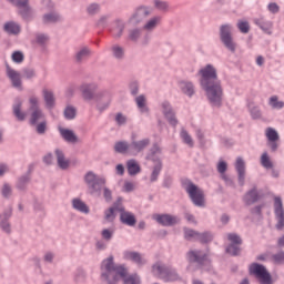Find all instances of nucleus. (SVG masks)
<instances>
[{
	"mask_svg": "<svg viewBox=\"0 0 284 284\" xmlns=\"http://www.w3.org/2000/svg\"><path fill=\"white\" fill-rule=\"evenodd\" d=\"M200 85L206 93V98L213 108H221L223 105V87L216 68L212 64H206L199 71Z\"/></svg>",
	"mask_w": 284,
	"mask_h": 284,
	"instance_id": "1",
	"label": "nucleus"
},
{
	"mask_svg": "<svg viewBox=\"0 0 284 284\" xmlns=\"http://www.w3.org/2000/svg\"><path fill=\"white\" fill-rule=\"evenodd\" d=\"M101 278L106 284H119L121 278L123 284H141V277L136 274L128 275V268L114 263V256L104 258L100 266Z\"/></svg>",
	"mask_w": 284,
	"mask_h": 284,
	"instance_id": "2",
	"label": "nucleus"
},
{
	"mask_svg": "<svg viewBox=\"0 0 284 284\" xmlns=\"http://www.w3.org/2000/svg\"><path fill=\"white\" fill-rule=\"evenodd\" d=\"M83 180L91 196H101L103 194L104 201L112 203V190L105 186V183H108L105 178L98 175L94 171H88Z\"/></svg>",
	"mask_w": 284,
	"mask_h": 284,
	"instance_id": "3",
	"label": "nucleus"
},
{
	"mask_svg": "<svg viewBox=\"0 0 284 284\" xmlns=\"http://www.w3.org/2000/svg\"><path fill=\"white\" fill-rule=\"evenodd\" d=\"M182 187L189 194L192 203L196 207H205V193L203 192L202 189L196 186V184H194L192 180H182Z\"/></svg>",
	"mask_w": 284,
	"mask_h": 284,
	"instance_id": "4",
	"label": "nucleus"
},
{
	"mask_svg": "<svg viewBox=\"0 0 284 284\" xmlns=\"http://www.w3.org/2000/svg\"><path fill=\"white\" fill-rule=\"evenodd\" d=\"M248 274L250 276H254V278L260 284H273L274 281L272 280V274L267 271V267L263 264H258L256 262L252 263L248 266Z\"/></svg>",
	"mask_w": 284,
	"mask_h": 284,
	"instance_id": "5",
	"label": "nucleus"
},
{
	"mask_svg": "<svg viewBox=\"0 0 284 284\" xmlns=\"http://www.w3.org/2000/svg\"><path fill=\"white\" fill-rule=\"evenodd\" d=\"M232 30L234 27L230 23L221 24L220 26V41L229 50V52H236V43L234 41V37L232 36Z\"/></svg>",
	"mask_w": 284,
	"mask_h": 284,
	"instance_id": "6",
	"label": "nucleus"
},
{
	"mask_svg": "<svg viewBox=\"0 0 284 284\" xmlns=\"http://www.w3.org/2000/svg\"><path fill=\"white\" fill-rule=\"evenodd\" d=\"M152 14V9L149 6H139L138 8L134 9L133 13L131 17L128 19L129 26H139L145 21L148 17Z\"/></svg>",
	"mask_w": 284,
	"mask_h": 284,
	"instance_id": "7",
	"label": "nucleus"
},
{
	"mask_svg": "<svg viewBox=\"0 0 284 284\" xmlns=\"http://www.w3.org/2000/svg\"><path fill=\"white\" fill-rule=\"evenodd\" d=\"M30 108L29 111L30 114V124L37 125V123H41V121H45V113H43V110L39 108V99L37 97H31L29 99Z\"/></svg>",
	"mask_w": 284,
	"mask_h": 284,
	"instance_id": "8",
	"label": "nucleus"
},
{
	"mask_svg": "<svg viewBox=\"0 0 284 284\" xmlns=\"http://www.w3.org/2000/svg\"><path fill=\"white\" fill-rule=\"evenodd\" d=\"M97 110L100 112H105L110 104L112 103V93L108 90L100 91L95 95Z\"/></svg>",
	"mask_w": 284,
	"mask_h": 284,
	"instance_id": "9",
	"label": "nucleus"
},
{
	"mask_svg": "<svg viewBox=\"0 0 284 284\" xmlns=\"http://www.w3.org/2000/svg\"><path fill=\"white\" fill-rule=\"evenodd\" d=\"M6 74L16 90L23 91V80H21L19 71L10 68V64H6Z\"/></svg>",
	"mask_w": 284,
	"mask_h": 284,
	"instance_id": "10",
	"label": "nucleus"
},
{
	"mask_svg": "<svg viewBox=\"0 0 284 284\" xmlns=\"http://www.w3.org/2000/svg\"><path fill=\"white\" fill-rule=\"evenodd\" d=\"M161 109H162V114L168 120L170 125H172L173 128H176V125H179V120L176 119V112H174V109L172 108V104L170 103V101L164 100L161 103Z\"/></svg>",
	"mask_w": 284,
	"mask_h": 284,
	"instance_id": "11",
	"label": "nucleus"
},
{
	"mask_svg": "<svg viewBox=\"0 0 284 284\" xmlns=\"http://www.w3.org/2000/svg\"><path fill=\"white\" fill-rule=\"evenodd\" d=\"M153 221H156L159 225H162L163 227H172V225H176L181 220L179 216L172 215V214H154Z\"/></svg>",
	"mask_w": 284,
	"mask_h": 284,
	"instance_id": "12",
	"label": "nucleus"
},
{
	"mask_svg": "<svg viewBox=\"0 0 284 284\" xmlns=\"http://www.w3.org/2000/svg\"><path fill=\"white\" fill-rule=\"evenodd\" d=\"M274 214L277 219L276 230H282L284 227V209L283 200L280 196L274 197Z\"/></svg>",
	"mask_w": 284,
	"mask_h": 284,
	"instance_id": "13",
	"label": "nucleus"
},
{
	"mask_svg": "<svg viewBox=\"0 0 284 284\" xmlns=\"http://www.w3.org/2000/svg\"><path fill=\"white\" fill-rule=\"evenodd\" d=\"M80 90L84 101H94L97 99V90H99V85L94 82L84 83L81 85Z\"/></svg>",
	"mask_w": 284,
	"mask_h": 284,
	"instance_id": "14",
	"label": "nucleus"
},
{
	"mask_svg": "<svg viewBox=\"0 0 284 284\" xmlns=\"http://www.w3.org/2000/svg\"><path fill=\"white\" fill-rule=\"evenodd\" d=\"M12 217V206H8L1 214H0V230L6 234H10L12 229L10 226V219Z\"/></svg>",
	"mask_w": 284,
	"mask_h": 284,
	"instance_id": "15",
	"label": "nucleus"
},
{
	"mask_svg": "<svg viewBox=\"0 0 284 284\" xmlns=\"http://www.w3.org/2000/svg\"><path fill=\"white\" fill-rule=\"evenodd\" d=\"M90 57H92V49L87 45L80 47L73 55V61L78 65H81V63H85Z\"/></svg>",
	"mask_w": 284,
	"mask_h": 284,
	"instance_id": "16",
	"label": "nucleus"
},
{
	"mask_svg": "<svg viewBox=\"0 0 284 284\" xmlns=\"http://www.w3.org/2000/svg\"><path fill=\"white\" fill-rule=\"evenodd\" d=\"M32 182V170L29 169L28 172L20 175L17 179L16 182V189H18L19 192H28V185Z\"/></svg>",
	"mask_w": 284,
	"mask_h": 284,
	"instance_id": "17",
	"label": "nucleus"
},
{
	"mask_svg": "<svg viewBox=\"0 0 284 284\" xmlns=\"http://www.w3.org/2000/svg\"><path fill=\"white\" fill-rule=\"evenodd\" d=\"M123 260L124 261H132V263H135L138 267H143V265L148 264V260H145L141 253L134 252V251H124L123 252Z\"/></svg>",
	"mask_w": 284,
	"mask_h": 284,
	"instance_id": "18",
	"label": "nucleus"
},
{
	"mask_svg": "<svg viewBox=\"0 0 284 284\" xmlns=\"http://www.w3.org/2000/svg\"><path fill=\"white\" fill-rule=\"evenodd\" d=\"M148 145H150V139L145 138L143 140H133L130 143V154L131 156H138L139 154H141V152H143V150H145V148H148Z\"/></svg>",
	"mask_w": 284,
	"mask_h": 284,
	"instance_id": "19",
	"label": "nucleus"
},
{
	"mask_svg": "<svg viewBox=\"0 0 284 284\" xmlns=\"http://www.w3.org/2000/svg\"><path fill=\"white\" fill-rule=\"evenodd\" d=\"M253 23L260 28L264 34H272V28H274V22L267 20L265 17L261 16L260 18H255Z\"/></svg>",
	"mask_w": 284,
	"mask_h": 284,
	"instance_id": "20",
	"label": "nucleus"
},
{
	"mask_svg": "<svg viewBox=\"0 0 284 284\" xmlns=\"http://www.w3.org/2000/svg\"><path fill=\"white\" fill-rule=\"evenodd\" d=\"M113 27L110 29L111 32V37H113V39H121V37H123V33L125 32V22L122 19H115L113 21Z\"/></svg>",
	"mask_w": 284,
	"mask_h": 284,
	"instance_id": "21",
	"label": "nucleus"
},
{
	"mask_svg": "<svg viewBox=\"0 0 284 284\" xmlns=\"http://www.w3.org/2000/svg\"><path fill=\"white\" fill-rule=\"evenodd\" d=\"M187 261L189 263H196L199 265H203L205 261H207V254H205L203 251L195 250L190 251L187 254Z\"/></svg>",
	"mask_w": 284,
	"mask_h": 284,
	"instance_id": "22",
	"label": "nucleus"
},
{
	"mask_svg": "<svg viewBox=\"0 0 284 284\" xmlns=\"http://www.w3.org/2000/svg\"><path fill=\"white\" fill-rule=\"evenodd\" d=\"M179 88L181 92L185 94V97H189V99H192V97L196 94V88L192 81L182 80L179 82Z\"/></svg>",
	"mask_w": 284,
	"mask_h": 284,
	"instance_id": "23",
	"label": "nucleus"
},
{
	"mask_svg": "<svg viewBox=\"0 0 284 284\" xmlns=\"http://www.w3.org/2000/svg\"><path fill=\"white\" fill-rule=\"evenodd\" d=\"M3 32L11 37H17L21 34V24L14 21H8L3 24Z\"/></svg>",
	"mask_w": 284,
	"mask_h": 284,
	"instance_id": "24",
	"label": "nucleus"
},
{
	"mask_svg": "<svg viewBox=\"0 0 284 284\" xmlns=\"http://www.w3.org/2000/svg\"><path fill=\"white\" fill-rule=\"evenodd\" d=\"M170 270V266L156 262L152 265V272L155 276L160 277L162 281H165V277L168 276V271Z\"/></svg>",
	"mask_w": 284,
	"mask_h": 284,
	"instance_id": "25",
	"label": "nucleus"
},
{
	"mask_svg": "<svg viewBox=\"0 0 284 284\" xmlns=\"http://www.w3.org/2000/svg\"><path fill=\"white\" fill-rule=\"evenodd\" d=\"M235 169L237 172L239 184L243 187V185H245V161L242 158H237Z\"/></svg>",
	"mask_w": 284,
	"mask_h": 284,
	"instance_id": "26",
	"label": "nucleus"
},
{
	"mask_svg": "<svg viewBox=\"0 0 284 284\" xmlns=\"http://www.w3.org/2000/svg\"><path fill=\"white\" fill-rule=\"evenodd\" d=\"M21 108H23V101L17 98L12 105V112L17 121H26V112H23Z\"/></svg>",
	"mask_w": 284,
	"mask_h": 284,
	"instance_id": "27",
	"label": "nucleus"
},
{
	"mask_svg": "<svg viewBox=\"0 0 284 284\" xmlns=\"http://www.w3.org/2000/svg\"><path fill=\"white\" fill-rule=\"evenodd\" d=\"M258 199H261V196L258 195L256 186H254L244 194L243 202L245 203V205H254V203H258Z\"/></svg>",
	"mask_w": 284,
	"mask_h": 284,
	"instance_id": "28",
	"label": "nucleus"
},
{
	"mask_svg": "<svg viewBox=\"0 0 284 284\" xmlns=\"http://www.w3.org/2000/svg\"><path fill=\"white\" fill-rule=\"evenodd\" d=\"M60 136L67 143H79V136L74 134V131L70 129L59 128Z\"/></svg>",
	"mask_w": 284,
	"mask_h": 284,
	"instance_id": "29",
	"label": "nucleus"
},
{
	"mask_svg": "<svg viewBox=\"0 0 284 284\" xmlns=\"http://www.w3.org/2000/svg\"><path fill=\"white\" fill-rule=\"evenodd\" d=\"M161 152H162L161 146L154 143L152 148L149 150V152L146 153V161H152V163L162 162L161 158H159V155H161Z\"/></svg>",
	"mask_w": 284,
	"mask_h": 284,
	"instance_id": "30",
	"label": "nucleus"
},
{
	"mask_svg": "<svg viewBox=\"0 0 284 284\" xmlns=\"http://www.w3.org/2000/svg\"><path fill=\"white\" fill-rule=\"evenodd\" d=\"M54 154L58 168H60V170H68V168H70V160L65 159V153H63L61 149H55Z\"/></svg>",
	"mask_w": 284,
	"mask_h": 284,
	"instance_id": "31",
	"label": "nucleus"
},
{
	"mask_svg": "<svg viewBox=\"0 0 284 284\" xmlns=\"http://www.w3.org/2000/svg\"><path fill=\"white\" fill-rule=\"evenodd\" d=\"M120 221L123 225H128L129 227H134L136 225V216L125 210L120 213Z\"/></svg>",
	"mask_w": 284,
	"mask_h": 284,
	"instance_id": "32",
	"label": "nucleus"
},
{
	"mask_svg": "<svg viewBox=\"0 0 284 284\" xmlns=\"http://www.w3.org/2000/svg\"><path fill=\"white\" fill-rule=\"evenodd\" d=\"M72 207L77 212H81V214H90V206L83 202V200L75 197L72 200Z\"/></svg>",
	"mask_w": 284,
	"mask_h": 284,
	"instance_id": "33",
	"label": "nucleus"
},
{
	"mask_svg": "<svg viewBox=\"0 0 284 284\" xmlns=\"http://www.w3.org/2000/svg\"><path fill=\"white\" fill-rule=\"evenodd\" d=\"M135 103L139 112L141 114H150V108L148 106V100L145 99V95L141 94L135 98Z\"/></svg>",
	"mask_w": 284,
	"mask_h": 284,
	"instance_id": "34",
	"label": "nucleus"
},
{
	"mask_svg": "<svg viewBox=\"0 0 284 284\" xmlns=\"http://www.w3.org/2000/svg\"><path fill=\"white\" fill-rule=\"evenodd\" d=\"M42 94H43L44 103L48 110H52L57 104V99H54V93L52 91H49L48 89H44L42 91Z\"/></svg>",
	"mask_w": 284,
	"mask_h": 284,
	"instance_id": "35",
	"label": "nucleus"
},
{
	"mask_svg": "<svg viewBox=\"0 0 284 284\" xmlns=\"http://www.w3.org/2000/svg\"><path fill=\"white\" fill-rule=\"evenodd\" d=\"M159 23H161V17L155 16L146 21V23L142 27V30H145L146 32H154V30L159 28Z\"/></svg>",
	"mask_w": 284,
	"mask_h": 284,
	"instance_id": "36",
	"label": "nucleus"
},
{
	"mask_svg": "<svg viewBox=\"0 0 284 284\" xmlns=\"http://www.w3.org/2000/svg\"><path fill=\"white\" fill-rule=\"evenodd\" d=\"M142 34H143V29L139 27H134L132 29H129L128 40L132 41V43H136L139 39H141Z\"/></svg>",
	"mask_w": 284,
	"mask_h": 284,
	"instance_id": "37",
	"label": "nucleus"
},
{
	"mask_svg": "<svg viewBox=\"0 0 284 284\" xmlns=\"http://www.w3.org/2000/svg\"><path fill=\"white\" fill-rule=\"evenodd\" d=\"M113 150L116 154H130V143L128 141H118Z\"/></svg>",
	"mask_w": 284,
	"mask_h": 284,
	"instance_id": "38",
	"label": "nucleus"
},
{
	"mask_svg": "<svg viewBox=\"0 0 284 284\" xmlns=\"http://www.w3.org/2000/svg\"><path fill=\"white\" fill-rule=\"evenodd\" d=\"M111 52L116 61H123V59H125V49L119 44H113L111 47Z\"/></svg>",
	"mask_w": 284,
	"mask_h": 284,
	"instance_id": "39",
	"label": "nucleus"
},
{
	"mask_svg": "<svg viewBox=\"0 0 284 284\" xmlns=\"http://www.w3.org/2000/svg\"><path fill=\"white\" fill-rule=\"evenodd\" d=\"M85 12L88 17H97L101 13V4L99 2H91L87 6Z\"/></svg>",
	"mask_w": 284,
	"mask_h": 284,
	"instance_id": "40",
	"label": "nucleus"
},
{
	"mask_svg": "<svg viewBox=\"0 0 284 284\" xmlns=\"http://www.w3.org/2000/svg\"><path fill=\"white\" fill-rule=\"evenodd\" d=\"M161 170H163V162H155L150 176L151 183H156V181H159V175L161 174Z\"/></svg>",
	"mask_w": 284,
	"mask_h": 284,
	"instance_id": "41",
	"label": "nucleus"
},
{
	"mask_svg": "<svg viewBox=\"0 0 284 284\" xmlns=\"http://www.w3.org/2000/svg\"><path fill=\"white\" fill-rule=\"evenodd\" d=\"M126 170L130 176H135V174H139V172H141V166L139 165V163H136L135 160H129L126 163Z\"/></svg>",
	"mask_w": 284,
	"mask_h": 284,
	"instance_id": "42",
	"label": "nucleus"
},
{
	"mask_svg": "<svg viewBox=\"0 0 284 284\" xmlns=\"http://www.w3.org/2000/svg\"><path fill=\"white\" fill-rule=\"evenodd\" d=\"M88 278L85 271L83 268H77L73 273V281L77 284L83 283Z\"/></svg>",
	"mask_w": 284,
	"mask_h": 284,
	"instance_id": "43",
	"label": "nucleus"
},
{
	"mask_svg": "<svg viewBox=\"0 0 284 284\" xmlns=\"http://www.w3.org/2000/svg\"><path fill=\"white\" fill-rule=\"evenodd\" d=\"M268 105L272 110H283L284 102L278 100V95H273L268 99Z\"/></svg>",
	"mask_w": 284,
	"mask_h": 284,
	"instance_id": "44",
	"label": "nucleus"
},
{
	"mask_svg": "<svg viewBox=\"0 0 284 284\" xmlns=\"http://www.w3.org/2000/svg\"><path fill=\"white\" fill-rule=\"evenodd\" d=\"M42 21L45 24H48V23H57V22L61 21V16H59L58 13H54V12L45 13L42 17Z\"/></svg>",
	"mask_w": 284,
	"mask_h": 284,
	"instance_id": "45",
	"label": "nucleus"
},
{
	"mask_svg": "<svg viewBox=\"0 0 284 284\" xmlns=\"http://www.w3.org/2000/svg\"><path fill=\"white\" fill-rule=\"evenodd\" d=\"M63 116L67 119V121H72L77 119V108L72 105H67L63 111Z\"/></svg>",
	"mask_w": 284,
	"mask_h": 284,
	"instance_id": "46",
	"label": "nucleus"
},
{
	"mask_svg": "<svg viewBox=\"0 0 284 284\" xmlns=\"http://www.w3.org/2000/svg\"><path fill=\"white\" fill-rule=\"evenodd\" d=\"M110 19H112V14L110 13L100 16V18L95 22L97 28H108Z\"/></svg>",
	"mask_w": 284,
	"mask_h": 284,
	"instance_id": "47",
	"label": "nucleus"
},
{
	"mask_svg": "<svg viewBox=\"0 0 284 284\" xmlns=\"http://www.w3.org/2000/svg\"><path fill=\"white\" fill-rule=\"evenodd\" d=\"M180 136H181L183 143L189 145V148H194V140H192V135L190 133H187V130L182 129Z\"/></svg>",
	"mask_w": 284,
	"mask_h": 284,
	"instance_id": "48",
	"label": "nucleus"
},
{
	"mask_svg": "<svg viewBox=\"0 0 284 284\" xmlns=\"http://www.w3.org/2000/svg\"><path fill=\"white\" fill-rule=\"evenodd\" d=\"M236 28L242 34L250 33V22L247 20H239L236 23Z\"/></svg>",
	"mask_w": 284,
	"mask_h": 284,
	"instance_id": "49",
	"label": "nucleus"
},
{
	"mask_svg": "<svg viewBox=\"0 0 284 284\" xmlns=\"http://www.w3.org/2000/svg\"><path fill=\"white\" fill-rule=\"evenodd\" d=\"M214 235L211 232H203L197 234V240L200 243H212Z\"/></svg>",
	"mask_w": 284,
	"mask_h": 284,
	"instance_id": "50",
	"label": "nucleus"
},
{
	"mask_svg": "<svg viewBox=\"0 0 284 284\" xmlns=\"http://www.w3.org/2000/svg\"><path fill=\"white\" fill-rule=\"evenodd\" d=\"M261 165H263L266 170H272L274 168V164L272 163V160H270V155L267 152H264L261 156Z\"/></svg>",
	"mask_w": 284,
	"mask_h": 284,
	"instance_id": "51",
	"label": "nucleus"
},
{
	"mask_svg": "<svg viewBox=\"0 0 284 284\" xmlns=\"http://www.w3.org/2000/svg\"><path fill=\"white\" fill-rule=\"evenodd\" d=\"M0 192L1 196L4 199H10V196H12V185H10L8 182H4Z\"/></svg>",
	"mask_w": 284,
	"mask_h": 284,
	"instance_id": "52",
	"label": "nucleus"
},
{
	"mask_svg": "<svg viewBox=\"0 0 284 284\" xmlns=\"http://www.w3.org/2000/svg\"><path fill=\"white\" fill-rule=\"evenodd\" d=\"M227 240L231 242V245H243V240L241 239V235L236 233H229Z\"/></svg>",
	"mask_w": 284,
	"mask_h": 284,
	"instance_id": "53",
	"label": "nucleus"
},
{
	"mask_svg": "<svg viewBox=\"0 0 284 284\" xmlns=\"http://www.w3.org/2000/svg\"><path fill=\"white\" fill-rule=\"evenodd\" d=\"M36 125V132L37 134L43 135L45 132H48V121L43 120L40 123L33 124Z\"/></svg>",
	"mask_w": 284,
	"mask_h": 284,
	"instance_id": "54",
	"label": "nucleus"
},
{
	"mask_svg": "<svg viewBox=\"0 0 284 284\" xmlns=\"http://www.w3.org/2000/svg\"><path fill=\"white\" fill-rule=\"evenodd\" d=\"M226 254L239 256V254H241V246H239V244H230L226 246Z\"/></svg>",
	"mask_w": 284,
	"mask_h": 284,
	"instance_id": "55",
	"label": "nucleus"
},
{
	"mask_svg": "<svg viewBox=\"0 0 284 284\" xmlns=\"http://www.w3.org/2000/svg\"><path fill=\"white\" fill-rule=\"evenodd\" d=\"M154 7L156 10H160V12H168V10H170V4L166 1L154 0Z\"/></svg>",
	"mask_w": 284,
	"mask_h": 284,
	"instance_id": "56",
	"label": "nucleus"
},
{
	"mask_svg": "<svg viewBox=\"0 0 284 284\" xmlns=\"http://www.w3.org/2000/svg\"><path fill=\"white\" fill-rule=\"evenodd\" d=\"M19 8V14L22 17V19H28L30 17V4L29 2L24 6H18Z\"/></svg>",
	"mask_w": 284,
	"mask_h": 284,
	"instance_id": "57",
	"label": "nucleus"
},
{
	"mask_svg": "<svg viewBox=\"0 0 284 284\" xmlns=\"http://www.w3.org/2000/svg\"><path fill=\"white\" fill-rule=\"evenodd\" d=\"M164 281H179V273L175 268L169 266Z\"/></svg>",
	"mask_w": 284,
	"mask_h": 284,
	"instance_id": "58",
	"label": "nucleus"
},
{
	"mask_svg": "<svg viewBox=\"0 0 284 284\" xmlns=\"http://www.w3.org/2000/svg\"><path fill=\"white\" fill-rule=\"evenodd\" d=\"M101 236L103 241H106V243H110L114 236V230L112 229H104L101 231Z\"/></svg>",
	"mask_w": 284,
	"mask_h": 284,
	"instance_id": "59",
	"label": "nucleus"
},
{
	"mask_svg": "<svg viewBox=\"0 0 284 284\" xmlns=\"http://www.w3.org/2000/svg\"><path fill=\"white\" fill-rule=\"evenodd\" d=\"M48 41H50V36H48L45 33H37L36 34V43H38V45H45V43H48Z\"/></svg>",
	"mask_w": 284,
	"mask_h": 284,
	"instance_id": "60",
	"label": "nucleus"
},
{
	"mask_svg": "<svg viewBox=\"0 0 284 284\" xmlns=\"http://www.w3.org/2000/svg\"><path fill=\"white\" fill-rule=\"evenodd\" d=\"M275 265H284V251H280L272 255Z\"/></svg>",
	"mask_w": 284,
	"mask_h": 284,
	"instance_id": "61",
	"label": "nucleus"
},
{
	"mask_svg": "<svg viewBox=\"0 0 284 284\" xmlns=\"http://www.w3.org/2000/svg\"><path fill=\"white\" fill-rule=\"evenodd\" d=\"M248 108H250V114L252 119L257 120V119H261V116H263V113L261 112V108L254 106V105L253 106L250 105Z\"/></svg>",
	"mask_w": 284,
	"mask_h": 284,
	"instance_id": "62",
	"label": "nucleus"
},
{
	"mask_svg": "<svg viewBox=\"0 0 284 284\" xmlns=\"http://www.w3.org/2000/svg\"><path fill=\"white\" fill-rule=\"evenodd\" d=\"M267 141H278V132L272 128L266 129Z\"/></svg>",
	"mask_w": 284,
	"mask_h": 284,
	"instance_id": "63",
	"label": "nucleus"
},
{
	"mask_svg": "<svg viewBox=\"0 0 284 284\" xmlns=\"http://www.w3.org/2000/svg\"><path fill=\"white\" fill-rule=\"evenodd\" d=\"M115 123L116 125H125L128 123V116H125L123 113L119 112L115 114Z\"/></svg>",
	"mask_w": 284,
	"mask_h": 284,
	"instance_id": "64",
	"label": "nucleus"
}]
</instances>
